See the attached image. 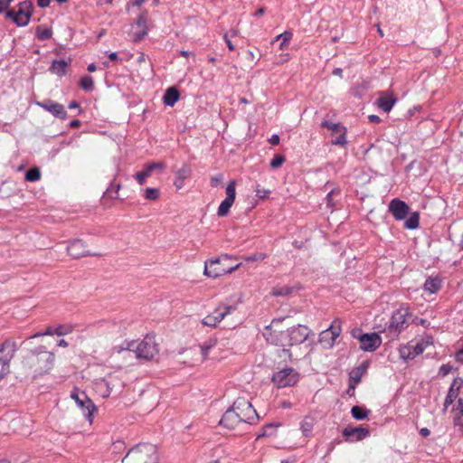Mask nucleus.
I'll return each mask as SVG.
<instances>
[{
  "label": "nucleus",
  "mask_w": 463,
  "mask_h": 463,
  "mask_svg": "<svg viewBox=\"0 0 463 463\" xmlns=\"http://www.w3.org/2000/svg\"><path fill=\"white\" fill-rule=\"evenodd\" d=\"M345 132L346 129L344 128L341 132H338L339 135L334 140H332V144L337 146H345L346 144Z\"/></svg>",
  "instance_id": "nucleus-46"
},
{
  "label": "nucleus",
  "mask_w": 463,
  "mask_h": 463,
  "mask_svg": "<svg viewBox=\"0 0 463 463\" xmlns=\"http://www.w3.org/2000/svg\"><path fill=\"white\" fill-rule=\"evenodd\" d=\"M36 35L40 40H47L52 37V32L49 28H43L41 26H38L36 28Z\"/></svg>",
  "instance_id": "nucleus-40"
},
{
  "label": "nucleus",
  "mask_w": 463,
  "mask_h": 463,
  "mask_svg": "<svg viewBox=\"0 0 463 463\" xmlns=\"http://www.w3.org/2000/svg\"><path fill=\"white\" fill-rule=\"evenodd\" d=\"M334 194H335V190H332L327 194V195L326 197L327 206H329V207L334 206V202H333V198H332Z\"/></svg>",
  "instance_id": "nucleus-57"
},
{
  "label": "nucleus",
  "mask_w": 463,
  "mask_h": 463,
  "mask_svg": "<svg viewBox=\"0 0 463 463\" xmlns=\"http://www.w3.org/2000/svg\"><path fill=\"white\" fill-rule=\"evenodd\" d=\"M50 0H37L38 6L44 8L50 5Z\"/></svg>",
  "instance_id": "nucleus-62"
},
{
  "label": "nucleus",
  "mask_w": 463,
  "mask_h": 463,
  "mask_svg": "<svg viewBox=\"0 0 463 463\" xmlns=\"http://www.w3.org/2000/svg\"><path fill=\"white\" fill-rule=\"evenodd\" d=\"M331 331L332 333V339L333 341H335V339L339 335L340 332L338 329L335 328L333 326H330V328L328 329Z\"/></svg>",
  "instance_id": "nucleus-61"
},
{
  "label": "nucleus",
  "mask_w": 463,
  "mask_h": 463,
  "mask_svg": "<svg viewBox=\"0 0 463 463\" xmlns=\"http://www.w3.org/2000/svg\"><path fill=\"white\" fill-rule=\"evenodd\" d=\"M389 211L396 220H403L409 213V206L405 202L395 198L390 202Z\"/></svg>",
  "instance_id": "nucleus-20"
},
{
  "label": "nucleus",
  "mask_w": 463,
  "mask_h": 463,
  "mask_svg": "<svg viewBox=\"0 0 463 463\" xmlns=\"http://www.w3.org/2000/svg\"><path fill=\"white\" fill-rule=\"evenodd\" d=\"M16 352V343L11 339L0 345V381L10 373V362Z\"/></svg>",
  "instance_id": "nucleus-8"
},
{
  "label": "nucleus",
  "mask_w": 463,
  "mask_h": 463,
  "mask_svg": "<svg viewBox=\"0 0 463 463\" xmlns=\"http://www.w3.org/2000/svg\"><path fill=\"white\" fill-rule=\"evenodd\" d=\"M433 344L432 337L427 336L424 339L417 342L415 345H408L400 349L401 357L404 360L413 359L414 357L421 354L428 345Z\"/></svg>",
  "instance_id": "nucleus-13"
},
{
  "label": "nucleus",
  "mask_w": 463,
  "mask_h": 463,
  "mask_svg": "<svg viewBox=\"0 0 463 463\" xmlns=\"http://www.w3.org/2000/svg\"><path fill=\"white\" fill-rule=\"evenodd\" d=\"M368 118L372 123H379L381 121L380 118L377 115H370Z\"/></svg>",
  "instance_id": "nucleus-64"
},
{
  "label": "nucleus",
  "mask_w": 463,
  "mask_h": 463,
  "mask_svg": "<svg viewBox=\"0 0 463 463\" xmlns=\"http://www.w3.org/2000/svg\"><path fill=\"white\" fill-rule=\"evenodd\" d=\"M115 380H116L115 376L109 375V377L107 379H102L99 383H98V387L99 388H100V389L103 388V387L106 388V392L103 394V396H109V393L113 390L119 389V388L122 387L121 384L117 385Z\"/></svg>",
  "instance_id": "nucleus-26"
},
{
  "label": "nucleus",
  "mask_w": 463,
  "mask_h": 463,
  "mask_svg": "<svg viewBox=\"0 0 463 463\" xmlns=\"http://www.w3.org/2000/svg\"><path fill=\"white\" fill-rule=\"evenodd\" d=\"M55 335L54 329L52 327L49 326L46 328V330L44 332L36 333L33 335L30 336L29 338L33 339V338H36V337L43 336V335Z\"/></svg>",
  "instance_id": "nucleus-52"
},
{
  "label": "nucleus",
  "mask_w": 463,
  "mask_h": 463,
  "mask_svg": "<svg viewBox=\"0 0 463 463\" xmlns=\"http://www.w3.org/2000/svg\"><path fill=\"white\" fill-rule=\"evenodd\" d=\"M115 380H116L115 376L109 375V377L107 379H102L99 383H98V387L99 388H100V389L103 388V387L106 388V392L103 394V396H109V393L113 390L119 389V388L122 387L121 384L117 385Z\"/></svg>",
  "instance_id": "nucleus-27"
},
{
  "label": "nucleus",
  "mask_w": 463,
  "mask_h": 463,
  "mask_svg": "<svg viewBox=\"0 0 463 463\" xmlns=\"http://www.w3.org/2000/svg\"><path fill=\"white\" fill-rule=\"evenodd\" d=\"M93 79L90 76H83L80 81V87L85 91H90L93 90Z\"/></svg>",
  "instance_id": "nucleus-38"
},
{
  "label": "nucleus",
  "mask_w": 463,
  "mask_h": 463,
  "mask_svg": "<svg viewBox=\"0 0 463 463\" xmlns=\"http://www.w3.org/2000/svg\"><path fill=\"white\" fill-rule=\"evenodd\" d=\"M322 128H326L328 129H331L334 132H341L342 129H344V127H342L339 123H331L328 121H323L321 123Z\"/></svg>",
  "instance_id": "nucleus-45"
},
{
  "label": "nucleus",
  "mask_w": 463,
  "mask_h": 463,
  "mask_svg": "<svg viewBox=\"0 0 463 463\" xmlns=\"http://www.w3.org/2000/svg\"><path fill=\"white\" fill-rule=\"evenodd\" d=\"M69 62L64 60H54L50 67V71L58 76H63L66 74Z\"/></svg>",
  "instance_id": "nucleus-30"
},
{
  "label": "nucleus",
  "mask_w": 463,
  "mask_h": 463,
  "mask_svg": "<svg viewBox=\"0 0 463 463\" xmlns=\"http://www.w3.org/2000/svg\"><path fill=\"white\" fill-rule=\"evenodd\" d=\"M165 169V164L163 162H152L145 165V169L137 172L135 175L136 180L139 184H144L146 179L151 176L152 172L155 170L164 171Z\"/></svg>",
  "instance_id": "nucleus-19"
},
{
  "label": "nucleus",
  "mask_w": 463,
  "mask_h": 463,
  "mask_svg": "<svg viewBox=\"0 0 463 463\" xmlns=\"http://www.w3.org/2000/svg\"><path fill=\"white\" fill-rule=\"evenodd\" d=\"M298 376L295 369L291 367L284 368L273 374L272 382L277 387L285 388L295 385L298 381Z\"/></svg>",
  "instance_id": "nucleus-11"
},
{
  "label": "nucleus",
  "mask_w": 463,
  "mask_h": 463,
  "mask_svg": "<svg viewBox=\"0 0 463 463\" xmlns=\"http://www.w3.org/2000/svg\"><path fill=\"white\" fill-rule=\"evenodd\" d=\"M455 358L457 362L463 364V348L456 353Z\"/></svg>",
  "instance_id": "nucleus-60"
},
{
  "label": "nucleus",
  "mask_w": 463,
  "mask_h": 463,
  "mask_svg": "<svg viewBox=\"0 0 463 463\" xmlns=\"http://www.w3.org/2000/svg\"><path fill=\"white\" fill-rule=\"evenodd\" d=\"M233 407L242 423H252L259 416L251 403L244 398H238Z\"/></svg>",
  "instance_id": "nucleus-9"
},
{
  "label": "nucleus",
  "mask_w": 463,
  "mask_h": 463,
  "mask_svg": "<svg viewBox=\"0 0 463 463\" xmlns=\"http://www.w3.org/2000/svg\"><path fill=\"white\" fill-rule=\"evenodd\" d=\"M236 196V181L232 180L228 184L226 187V198H230V200L235 201Z\"/></svg>",
  "instance_id": "nucleus-41"
},
{
  "label": "nucleus",
  "mask_w": 463,
  "mask_h": 463,
  "mask_svg": "<svg viewBox=\"0 0 463 463\" xmlns=\"http://www.w3.org/2000/svg\"><path fill=\"white\" fill-rule=\"evenodd\" d=\"M67 252L72 258L78 259L86 255H98L97 253L90 252L84 241L80 239L71 241L68 247Z\"/></svg>",
  "instance_id": "nucleus-16"
},
{
  "label": "nucleus",
  "mask_w": 463,
  "mask_h": 463,
  "mask_svg": "<svg viewBox=\"0 0 463 463\" xmlns=\"http://www.w3.org/2000/svg\"><path fill=\"white\" fill-rule=\"evenodd\" d=\"M245 261L252 262V261H260L263 260L267 258V255L262 252H259L250 256H243L241 257Z\"/></svg>",
  "instance_id": "nucleus-47"
},
{
  "label": "nucleus",
  "mask_w": 463,
  "mask_h": 463,
  "mask_svg": "<svg viewBox=\"0 0 463 463\" xmlns=\"http://www.w3.org/2000/svg\"><path fill=\"white\" fill-rule=\"evenodd\" d=\"M264 338L274 345L286 346L288 345V331L283 330L282 320L274 319L264 328Z\"/></svg>",
  "instance_id": "nucleus-6"
},
{
  "label": "nucleus",
  "mask_w": 463,
  "mask_h": 463,
  "mask_svg": "<svg viewBox=\"0 0 463 463\" xmlns=\"http://www.w3.org/2000/svg\"><path fill=\"white\" fill-rule=\"evenodd\" d=\"M440 288V280L438 278H429L424 283V289L430 293H436Z\"/></svg>",
  "instance_id": "nucleus-32"
},
{
  "label": "nucleus",
  "mask_w": 463,
  "mask_h": 463,
  "mask_svg": "<svg viewBox=\"0 0 463 463\" xmlns=\"http://www.w3.org/2000/svg\"><path fill=\"white\" fill-rule=\"evenodd\" d=\"M120 189V184H114V183H111L109 187L107 189V192L108 193H115V194H118V191Z\"/></svg>",
  "instance_id": "nucleus-55"
},
{
  "label": "nucleus",
  "mask_w": 463,
  "mask_h": 463,
  "mask_svg": "<svg viewBox=\"0 0 463 463\" xmlns=\"http://www.w3.org/2000/svg\"><path fill=\"white\" fill-rule=\"evenodd\" d=\"M397 99L393 97L392 94L381 96L377 99V104L380 109H382L384 112H389L393 105L396 103Z\"/></svg>",
  "instance_id": "nucleus-28"
},
{
  "label": "nucleus",
  "mask_w": 463,
  "mask_h": 463,
  "mask_svg": "<svg viewBox=\"0 0 463 463\" xmlns=\"http://www.w3.org/2000/svg\"><path fill=\"white\" fill-rule=\"evenodd\" d=\"M461 383H462V380L460 378H456L449 390V392L446 396V399H445V402H444V409H443V411H446L448 407L453 403V402L455 401V399L458 397V390L461 386Z\"/></svg>",
  "instance_id": "nucleus-22"
},
{
  "label": "nucleus",
  "mask_w": 463,
  "mask_h": 463,
  "mask_svg": "<svg viewBox=\"0 0 463 463\" xmlns=\"http://www.w3.org/2000/svg\"><path fill=\"white\" fill-rule=\"evenodd\" d=\"M292 37V33L290 32H284L283 33L278 36V39H282L280 43V49L283 50L285 47L288 45V42Z\"/></svg>",
  "instance_id": "nucleus-48"
},
{
  "label": "nucleus",
  "mask_w": 463,
  "mask_h": 463,
  "mask_svg": "<svg viewBox=\"0 0 463 463\" xmlns=\"http://www.w3.org/2000/svg\"><path fill=\"white\" fill-rule=\"evenodd\" d=\"M233 203H234V201L230 200V198H225L221 203V204H220V206L218 208L217 215L219 217L226 216L229 213V211H230L231 207L232 206Z\"/></svg>",
  "instance_id": "nucleus-34"
},
{
  "label": "nucleus",
  "mask_w": 463,
  "mask_h": 463,
  "mask_svg": "<svg viewBox=\"0 0 463 463\" xmlns=\"http://www.w3.org/2000/svg\"><path fill=\"white\" fill-rule=\"evenodd\" d=\"M223 39H224V41H225V43H226V44H227V46H228L229 50H230V51H233V50H234V46H233L232 43L231 42V40L229 39V37H228L227 33H225V34L223 35Z\"/></svg>",
  "instance_id": "nucleus-59"
},
{
  "label": "nucleus",
  "mask_w": 463,
  "mask_h": 463,
  "mask_svg": "<svg viewBox=\"0 0 463 463\" xmlns=\"http://www.w3.org/2000/svg\"><path fill=\"white\" fill-rule=\"evenodd\" d=\"M235 309V306L221 304L214 309L213 316L216 318V321L219 324Z\"/></svg>",
  "instance_id": "nucleus-25"
},
{
  "label": "nucleus",
  "mask_w": 463,
  "mask_h": 463,
  "mask_svg": "<svg viewBox=\"0 0 463 463\" xmlns=\"http://www.w3.org/2000/svg\"><path fill=\"white\" fill-rule=\"evenodd\" d=\"M454 425L463 428V411H459L453 418Z\"/></svg>",
  "instance_id": "nucleus-51"
},
{
  "label": "nucleus",
  "mask_w": 463,
  "mask_h": 463,
  "mask_svg": "<svg viewBox=\"0 0 463 463\" xmlns=\"http://www.w3.org/2000/svg\"><path fill=\"white\" fill-rule=\"evenodd\" d=\"M179 91L175 87L168 88L163 97L164 103L166 106L173 107L179 99Z\"/></svg>",
  "instance_id": "nucleus-29"
},
{
  "label": "nucleus",
  "mask_w": 463,
  "mask_h": 463,
  "mask_svg": "<svg viewBox=\"0 0 463 463\" xmlns=\"http://www.w3.org/2000/svg\"><path fill=\"white\" fill-rule=\"evenodd\" d=\"M223 179L222 174H218L211 178V185L216 187Z\"/></svg>",
  "instance_id": "nucleus-53"
},
{
  "label": "nucleus",
  "mask_w": 463,
  "mask_h": 463,
  "mask_svg": "<svg viewBox=\"0 0 463 463\" xmlns=\"http://www.w3.org/2000/svg\"><path fill=\"white\" fill-rule=\"evenodd\" d=\"M256 194H257V196L261 198V199H264L266 198L269 194V190H265V189H257L256 190Z\"/></svg>",
  "instance_id": "nucleus-56"
},
{
  "label": "nucleus",
  "mask_w": 463,
  "mask_h": 463,
  "mask_svg": "<svg viewBox=\"0 0 463 463\" xmlns=\"http://www.w3.org/2000/svg\"><path fill=\"white\" fill-rule=\"evenodd\" d=\"M420 216L418 213H412L405 221L404 226L409 230H414L419 226Z\"/></svg>",
  "instance_id": "nucleus-36"
},
{
  "label": "nucleus",
  "mask_w": 463,
  "mask_h": 463,
  "mask_svg": "<svg viewBox=\"0 0 463 463\" xmlns=\"http://www.w3.org/2000/svg\"><path fill=\"white\" fill-rule=\"evenodd\" d=\"M146 21V12H143L137 20V25L141 29V32L137 35L136 41H140L147 33Z\"/></svg>",
  "instance_id": "nucleus-31"
},
{
  "label": "nucleus",
  "mask_w": 463,
  "mask_h": 463,
  "mask_svg": "<svg viewBox=\"0 0 463 463\" xmlns=\"http://www.w3.org/2000/svg\"><path fill=\"white\" fill-rule=\"evenodd\" d=\"M202 324L205 326L216 327L219 324L216 321V318L213 316V314L206 316L203 320Z\"/></svg>",
  "instance_id": "nucleus-49"
},
{
  "label": "nucleus",
  "mask_w": 463,
  "mask_h": 463,
  "mask_svg": "<svg viewBox=\"0 0 463 463\" xmlns=\"http://www.w3.org/2000/svg\"><path fill=\"white\" fill-rule=\"evenodd\" d=\"M41 178V172L39 168H31L25 174V180L28 182H35Z\"/></svg>",
  "instance_id": "nucleus-39"
},
{
  "label": "nucleus",
  "mask_w": 463,
  "mask_h": 463,
  "mask_svg": "<svg viewBox=\"0 0 463 463\" xmlns=\"http://www.w3.org/2000/svg\"><path fill=\"white\" fill-rule=\"evenodd\" d=\"M440 372L443 373V375L448 374L450 372V366L447 364H443L440 367Z\"/></svg>",
  "instance_id": "nucleus-63"
},
{
  "label": "nucleus",
  "mask_w": 463,
  "mask_h": 463,
  "mask_svg": "<svg viewBox=\"0 0 463 463\" xmlns=\"http://www.w3.org/2000/svg\"><path fill=\"white\" fill-rule=\"evenodd\" d=\"M159 190L157 188H146L145 190V198L150 201H156L159 198Z\"/></svg>",
  "instance_id": "nucleus-43"
},
{
  "label": "nucleus",
  "mask_w": 463,
  "mask_h": 463,
  "mask_svg": "<svg viewBox=\"0 0 463 463\" xmlns=\"http://www.w3.org/2000/svg\"><path fill=\"white\" fill-rule=\"evenodd\" d=\"M345 437L356 436L357 440H362L370 435V431L366 428L356 427V428H345L343 430Z\"/></svg>",
  "instance_id": "nucleus-24"
},
{
  "label": "nucleus",
  "mask_w": 463,
  "mask_h": 463,
  "mask_svg": "<svg viewBox=\"0 0 463 463\" xmlns=\"http://www.w3.org/2000/svg\"><path fill=\"white\" fill-rule=\"evenodd\" d=\"M279 137L277 135V134H274L270 137V138L269 139V142L272 145V146H277L279 144Z\"/></svg>",
  "instance_id": "nucleus-58"
},
{
  "label": "nucleus",
  "mask_w": 463,
  "mask_h": 463,
  "mask_svg": "<svg viewBox=\"0 0 463 463\" xmlns=\"http://www.w3.org/2000/svg\"><path fill=\"white\" fill-rule=\"evenodd\" d=\"M33 5L29 1L22 2L19 5L17 12L13 10L7 11L6 17L12 19L18 26H24L28 24L31 17V9Z\"/></svg>",
  "instance_id": "nucleus-14"
},
{
  "label": "nucleus",
  "mask_w": 463,
  "mask_h": 463,
  "mask_svg": "<svg viewBox=\"0 0 463 463\" xmlns=\"http://www.w3.org/2000/svg\"><path fill=\"white\" fill-rule=\"evenodd\" d=\"M241 423L242 422L236 413L233 405L224 412L220 420V424L229 430H235Z\"/></svg>",
  "instance_id": "nucleus-21"
},
{
  "label": "nucleus",
  "mask_w": 463,
  "mask_h": 463,
  "mask_svg": "<svg viewBox=\"0 0 463 463\" xmlns=\"http://www.w3.org/2000/svg\"><path fill=\"white\" fill-rule=\"evenodd\" d=\"M71 398L75 401L78 407L81 410L83 415L91 423L93 412L96 411V406L92 401L84 392H80L77 390L71 392Z\"/></svg>",
  "instance_id": "nucleus-12"
},
{
  "label": "nucleus",
  "mask_w": 463,
  "mask_h": 463,
  "mask_svg": "<svg viewBox=\"0 0 463 463\" xmlns=\"http://www.w3.org/2000/svg\"><path fill=\"white\" fill-rule=\"evenodd\" d=\"M72 329H73L72 326H70V325H60L59 326L54 328V333H55V335L61 336V335H67L69 333H71Z\"/></svg>",
  "instance_id": "nucleus-44"
},
{
  "label": "nucleus",
  "mask_w": 463,
  "mask_h": 463,
  "mask_svg": "<svg viewBox=\"0 0 463 463\" xmlns=\"http://www.w3.org/2000/svg\"><path fill=\"white\" fill-rule=\"evenodd\" d=\"M216 345L217 339L211 338L200 346H194L193 348H190L185 354V357L188 360L184 361V363L187 364L190 366H194L196 364H202L206 359H208L209 351Z\"/></svg>",
  "instance_id": "nucleus-7"
},
{
  "label": "nucleus",
  "mask_w": 463,
  "mask_h": 463,
  "mask_svg": "<svg viewBox=\"0 0 463 463\" xmlns=\"http://www.w3.org/2000/svg\"><path fill=\"white\" fill-rule=\"evenodd\" d=\"M191 175V169L188 165H184L180 169L175 172V180L174 185L177 190H180L184 185V180Z\"/></svg>",
  "instance_id": "nucleus-23"
},
{
  "label": "nucleus",
  "mask_w": 463,
  "mask_h": 463,
  "mask_svg": "<svg viewBox=\"0 0 463 463\" xmlns=\"http://www.w3.org/2000/svg\"><path fill=\"white\" fill-rule=\"evenodd\" d=\"M156 447L153 444H138L123 458L122 463H157Z\"/></svg>",
  "instance_id": "nucleus-3"
},
{
  "label": "nucleus",
  "mask_w": 463,
  "mask_h": 463,
  "mask_svg": "<svg viewBox=\"0 0 463 463\" xmlns=\"http://www.w3.org/2000/svg\"><path fill=\"white\" fill-rule=\"evenodd\" d=\"M409 312L405 308L397 309L392 316L390 325L388 326V332L391 335L392 339L398 336L402 329L406 326V317Z\"/></svg>",
  "instance_id": "nucleus-15"
},
{
  "label": "nucleus",
  "mask_w": 463,
  "mask_h": 463,
  "mask_svg": "<svg viewBox=\"0 0 463 463\" xmlns=\"http://www.w3.org/2000/svg\"><path fill=\"white\" fill-rule=\"evenodd\" d=\"M352 335L359 340L360 348L365 352H373L382 344V338L377 333L362 334L360 329H354Z\"/></svg>",
  "instance_id": "nucleus-10"
},
{
  "label": "nucleus",
  "mask_w": 463,
  "mask_h": 463,
  "mask_svg": "<svg viewBox=\"0 0 463 463\" xmlns=\"http://www.w3.org/2000/svg\"><path fill=\"white\" fill-rule=\"evenodd\" d=\"M131 344V341H125L121 345L112 348L110 358L118 367L131 366L138 361L135 349L129 346Z\"/></svg>",
  "instance_id": "nucleus-4"
},
{
  "label": "nucleus",
  "mask_w": 463,
  "mask_h": 463,
  "mask_svg": "<svg viewBox=\"0 0 463 463\" xmlns=\"http://www.w3.org/2000/svg\"><path fill=\"white\" fill-rule=\"evenodd\" d=\"M285 162V157L282 155H275L270 162V166L274 169L280 167Z\"/></svg>",
  "instance_id": "nucleus-50"
},
{
  "label": "nucleus",
  "mask_w": 463,
  "mask_h": 463,
  "mask_svg": "<svg viewBox=\"0 0 463 463\" xmlns=\"http://www.w3.org/2000/svg\"><path fill=\"white\" fill-rule=\"evenodd\" d=\"M279 426V423H269L265 425L262 428V432L259 434L258 438L273 435L276 432Z\"/></svg>",
  "instance_id": "nucleus-37"
},
{
  "label": "nucleus",
  "mask_w": 463,
  "mask_h": 463,
  "mask_svg": "<svg viewBox=\"0 0 463 463\" xmlns=\"http://www.w3.org/2000/svg\"><path fill=\"white\" fill-rule=\"evenodd\" d=\"M36 104L52 113L56 118L61 119H65L67 118V111L65 110L64 106L58 102H54L51 99H45L43 101L37 102Z\"/></svg>",
  "instance_id": "nucleus-18"
},
{
  "label": "nucleus",
  "mask_w": 463,
  "mask_h": 463,
  "mask_svg": "<svg viewBox=\"0 0 463 463\" xmlns=\"http://www.w3.org/2000/svg\"><path fill=\"white\" fill-rule=\"evenodd\" d=\"M350 377L354 382V383H357L361 381L362 372L360 371V369H357L356 371H353L350 373Z\"/></svg>",
  "instance_id": "nucleus-54"
},
{
  "label": "nucleus",
  "mask_w": 463,
  "mask_h": 463,
  "mask_svg": "<svg viewBox=\"0 0 463 463\" xmlns=\"http://www.w3.org/2000/svg\"><path fill=\"white\" fill-rule=\"evenodd\" d=\"M129 345L135 349L138 360L150 361L154 359L159 353L158 345L155 336L146 335L141 341H131Z\"/></svg>",
  "instance_id": "nucleus-5"
},
{
  "label": "nucleus",
  "mask_w": 463,
  "mask_h": 463,
  "mask_svg": "<svg viewBox=\"0 0 463 463\" xmlns=\"http://www.w3.org/2000/svg\"><path fill=\"white\" fill-rule=\"evenodd\" d=\"M314 427V420L309 417L306 416L300 424V430L304 436L307 437L311 433Z\"/></svg>",
  "instance_id": "nucleus-33"
},
{
  "label": "nucleus",
  "mask_w": 463,
  "mask_h": 463,
  "mask_svg": "<svg viewBox=\"0 0 463 463\" xmlns=\"http://www.w3.org/2000/svg\"><path fill=\"white\" fill-rule=\"evenodd\" d=\"M55 356L52 352L40 346L31 351L23 360L22 364L27 374L33 378L49 373L54 365Z\"/></svg>",
  "instance_id": "nucleus-1"
},
{
  "label": "nucleus",
  "mask_w": 463,
  "mask_h": 463,
  "mask_svg": "<svg viewBox=\"0 0 463 463\" xmlns=\"http://www.w3.org/2000/svg\"><path fill=\"white\" fill-rule=\"evenodd\" d=\"M291 292H292V288L285 286V287H277V288H273L271 294L274 297H283V296L289 295Z\"/></svg>",
  "instance_id": "nucleus-42"
},
{
  "label": "nucleus",
  "mask_w": 463,
  "mask_h": 463,
  "mask_svg": "<svg viewBox=\"0 0 463 463\" xmlns=\"http://www.w3.org/2000/svg\"><path fill=\"white\" fill-rule=\"evenodd\" d=\"M238 259L236 256L223 254L218 258L209 260L204 263L203 274L209 278L216 279L225 274H230L238 269L241 263L229 265L228 261Z\"/></svg>",
  "instance_id": "nucleus-2"
},
{
  "label": "nucleus",
  "mask_w": 463,
  "mask_h": 463,
  "mask_svg": "<svg viewBox=\"0 0 463 463\" xmlns=\"http://www.w3.org/2000/svg\"><path fill=\"white\" fill-rule=\"evenodd\" d=\"M309 333V329L305 326L298 325V326L292 327L288 330V345L302 344L307 339Z\"/></svg>",
  "instance_id": "nucleus-17"
},
{
  "label": "nucleus",
  "mask_w": 463,
  "mask_h": 463,
  "mask_svg": "<svg viewBox=\"0 0 463 463\" xmlns=\"http://www.w3.org/2000/svg\"><path fill=\"white\" fill-rule=\"evenodd\" d=\"M351 414H352L353 418H354L355 420H364L368 416L369 411L364 410V408H362L360 406H354L351 409Z\"/></svg>",
  "instance_id": "nucleus-35"
}]
</instances>
